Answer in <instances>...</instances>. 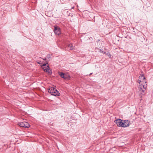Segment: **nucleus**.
<instances>
[{
	"label": "nucleus",
	"instance_id": "423d86ee",
	"mask_svg": "<svg viewBox=\"0 0 153 153\" xmlns=\"http://www.w3.org/2000/svg\"><path fill=\"white\" fill-rule=\"evenodd\" d=\"M44 70L45 71L48 72L49 74H51L50 71L49 69V68L48 66H47V67L45 68H43Z\"/></svg>",
	"mask_w": 153,
	"mask_h": 153
},
{
	"label": "nucleus",
	"instance_id": "f257e3e1",
	"mask_svg": "<svg viewBox=\"0 0 153 153\" xmlns=\"http://www.w3.org/2000/svg\"><path fill=\"white\" fill-rule=\"evenodd\" d=\"M137 82L139 84L141 82H143L141 85H140L138 87V92L142 95H144L145 94V91H146L147 87L146 82L145 80V78L144 75H143L139 76Z\"/></svg>",
	"mask_w": 153,
	"mask_h": 153
},
{
	"label": "nucleus",
	"instance_id": "1a4fd4ad",
	"mask_svg": "<svg viewBox=\"0 0 153 153\" xmlns=\"http://www.w3.org/2000/svg\"><path fill=\"white\" fill-rule=\"evenodd\" d=\"M59 74L62 78H65V74L64 73L62 72H59Z\"/></svg>",
	"mask_w": 153,
	"mask_h": 153
},
{
	"label": "nucleus",
	"instance_id": "0eeeda50",
	"mask_svg": "<svg viewBox=\"0 0 153 153\" xmlns=\"http://www.w3.org/2000/svg\"><path fill=\"white\" fill-rule=\"evenodd\" d=\"M18 125L21 127H24V123L23 122H19L18 123Z\"/></svg>",
	"mask_w": 153,
	"mask_h": 153
},
{
	"label": "nucleus",
	"instance_id": "9d476101",
	"mask_svg": "<svg viewBox=\"0 0 153 153\" xmlns=\"http://www.w3.org/2000/svg\"><path fill=\"white\" fill-rule=\"evenodd\" d=\"M68 47L70 48V50H72L74 49L73 45L72 44H69L68 45Z\"/></svg>",
	"mask_w": 153,
	"mask_h": 153
},
{
	"label": "nucleus",
	"instance_id": "f8f14e48",
	"mask_svg": "<svg viewBox=\"0 0 153 153\" xmlns=\"http://www.w3.org/2000/svg\"><path fill=\"white\" fill-rule=\"evenodd\" d=\"M99 52L101 53H105L102 50H101V49L99 50Z\"/></svg>",
	"mask_w": 153,
	"mask_h": 153
},
{
	"label": "nucleus",
	"instance_id": "f03ea898",
	"mask_svg": "<svg viewBox=\"0 0 153 153\" xmlns=\"http://www.w3.org/2000/svg\"><path fill=\"white\" fill-rule=\"evenodd\" d=\"M48 92L52 95L54 96H59L60 95L59 92L54 87H51L48 89Z\"/></svg>",
	"mask_w": 153,
	"mask_h": 153
},
{
	"label": "nucleus",
	"instance_id": "39448f33",
	"mask_svg": "<svg viewBox=\"0 0 153 153\" xmlns=\"http://www.w3.org/2000/svg\"><path fill=\"white\" fill-rule=\"evenodd\" d=\"M54 32L55 34L59 35L61 33L60 28L57 26L54 27Z\"/></svg>",
	"mask_w": 153,
	"mask_h": 153
},
{
	"label": "nucleus",
	"instance_id": "20e7f679",
	"mask_svg": "<svg viewBox=\"0 0 153 153\" xmlns=\"http://www.w3.org/2000/svg\"><path fill=\"white\" fill-rule=\"evenodd\" d=\"M114 122H115L116 123L118 126L122 127V124L123 123L122 120L120 119H117Z\"/></svg>",
	"mask_w": 153,
	"mask_h": 153
},
{
	"label": "nucleus",
	"instance_id": "dca6fc26",
	"mask_svg": "<svg viewBox=\"0 0 153 153\" xmlns=\"http://www.w3.org/2000/svg\"><path fill=\"white\" fill-rule=\"evenodd\" d=\"M74 7H72L71 8V9H74Z\"/></svg>",
	"mask_w": 153,
	"mask_h": 153
},
{
	"label": "nucleus",
	"instance_id": "ddd939ff",
	"mask_svg": "<svg viewBox=\"0 0 153 153\" xmlns=\"http://www.w3.org/2000/svg\"><path fill=\"white\" fill-rule=\"evenodd\" d=\"M48 64V63L47 62H46V63H44L43 64V66H45L47 64Z\"/></svg>",
	"mask_w": 153,
	"mask_h": 153
},
{
	"label": "nucleus",
	"instance_id": "7ed1b4c3",
	"mask_svg": "<svg viewBox=\"0 0 153 153\" xmlns=\"http://www.w3.org/2000/svg\"><path fill=\"white\" fill-rule=\"evenodd\" d=\"M123 123L122 124V127H128L130 125V122L129 121L127 120H125L122 122Z\"/></svg>",
	"mask_w": 153,
	"mask_h": 153
},
{
	"label": "nucleus",
	"instance_id": "9b49d317",
	"mask_svg": "<svg viewBox=\"0 0 153 153\" xmlns=\"http://www.w3.org/2000/svg\"><path fill=\"white\" fill-rule=\"evenodd\" d=\"M70 78V76L69 75H65V78L64 79H69Z\"/></svg>",
	"mask_w": 153,
	"mask_h": 153
},
{
	"label": "nucleus",
	"instance_id": "6e6552de",
	"mask_svg": "<svg viewBox=\"0 0 153 153\" xmlns=\"http://www.w3.org/2000/svg\"><path fill=\"white\" fill-rule=\"evenodd\" d=\"M24 127L25 128H28L30 127V125L29 124V123L26 122H25L24 123Z\"/></svg>",
	"mask_w": 153,
	"mask_h": 153
},
{
	"label": "nucleus",
	"instance_id": "4468645a",
	"mask_svg": "<svg viewBox=\"0 0 153 153\" xmlns=\"http://www.w3.org/2000/svg\"><path fill=\"white\" fill-rule=\"evenodd\" d=\"M43 60H46V58H45L44 59H43Z\"/></svg>",
	"mask_w": 153,
	"mask_h": 153
},
{
	"label": "nucleus",
	"instance_id": "2eb2a0df",
	"mask_svg": "<svg viewBox=\"0 0 153 153\" xmlns=\"http://www.w3.org/2000/svg\"><path fill=\"white\" fill-rule=\"evenodd\" d=\"M92 74H93V73H90V74L89 75V76H90V75H91Z\"/></svg>",
	"mask_w": 153,
	"mask_h": 153
}]
</instances>
